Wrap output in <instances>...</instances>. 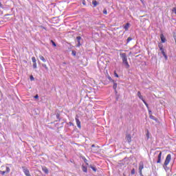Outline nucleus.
Listing matches in <instances>:
<instances>
[{"instance_id":"obj_1","label":"nucleus","mask_w":176,"mask_h":176,"mask_svg":"<svg viewBox=\"0 0 176 176\" xmlns=\"http://www.w3.org/2000/svg\"><path fill=\"white\" fill-rule=\"evenodd\" d=\"M120 56L122 60V63L125 66V68H126V69H129V68H130V65L127 61V56L126 55V53L120 54Z\"/></svg>"},{"instance_id":"obj_2","label":"nucleus","mask_w":176,"mask_h":176,"mask_svg":"<svg viewBox=\"0 0 176 176\" xmlns=\"http://www.w3.org/2000/svg\"><path fill=\"white\" fill-rule=\"evenodd\" d=\"M158 47L160 48V50L162 52V55L164 56L165 60H167V54H166V52H164V48H163V44L159 43Z\"/></svg>"},{"instance_id":"obj_3","label":"nucleus","mask_w":176,"mask_h":176,"mask_svg":"<svg viewBox=\"0 0 176 176\" xmlns=\"http://www.w3.org/2000/svg\"><path fill=\"white\" fill-rule=\"evenodd\" d=\"M171 162V154H168L164 163V166H168Z\"/></svg>"},{"instance_id":"obj_4","label":"nucleus","mask_w":176,"mask_h":176,"mask_svg":"<svg viewBox=\"0 0 176 176\" xmlns=\"http://www.w3.org/2000/svg\"><path fill=\"white\" fill-rule=\"evenodd\" d=\"M142 170H144V162H140L139 164V173L140 176H144L142 174Z\"/></svg>"},{"instance_id":"obj_5","label":"nucleus","mask_w":176,"mask_h":176,"mask_svg":"<svg viewBox=\"0 0 176 176\" xmlns=\"http://www.w3.org/2000/svg\"><path fill=\"white\" fill-rule=\"evenodd\" d=\"M32 61L33 63V68L34 69H36V68L38 67H37V65H36V58H35V56L32 57Z\"/></svg>"},{"instance_id":"obj_6","label":"nucleus","mask_w":176,"mask_h":176,"mask_svg":"<svg viewBox=\"0 0 176 176\" xmlns=\"http://www.w3.org/2000/svg\"><path fill=\"white\" fill-rule=\"evenodd\" d=\"M22 168L25 175L31 176V174H30V170L28 169L25 168V167L24 166H23Z\"/></svg>"},{"instance_id":"obj_7","label":"nucleus","mask_w":176,"mask_h":176,"mask_svg":"<svg viewBox=\"0 0 176 176\" xmlns=\"http://www.w3.org/2000/svg\"><path fill=\"white\" fill-rule=\"evenodd\" d=\"M10 173V168L9 167H6V170H4V171H2V170H0V174H1V175H3L4 174H8Z\"/></svg>"},{"instance_id":"obj_8","label":"nucleus","mask_w":176,"mask_h":176,"mask_svg":"<svg viewBox=\"0 0 176 176\" xmlns=\"http://www.w3.org/2000/svg\"><path fill=\"white\" fill-rule=\"evenodd\" d=\"M160 39H161L162 43H166V41H167L166 39V37H164V34H160Z\"/></svg>"},{"instance_id":"obj_9","label":"nucleus","mask_w":176,"mask_h":176,"mask_svg":"<svg viewBox=\"0 0 176 176\" xmlns=\"http://www.w3.org/2000/svg\"><path fill=\"white\" fill-rule=\"evenodd\" d=\"M76 122L77 127H78V129H81L82 126L80 125V121L79 120V118H78V116H76Z\"/></svg>"},{"instance_id":"obj_10","label":"nucleus","mask_w":176,"mask_h":176,"mask_svg":"<svg viewBox=\"0 0 176 176\" xmlns=\"http://www.w3.org/2000/svg\"><path fill=\"white\" fill-rule=\"evenodd\" d=\"M157 164L162 163V151H160V153L157 156Z\"/></svg>"},{"instance_id":"obj_11","label":"nucleus","mask_w":176,"mask_h":176,"mask_svg":"<svg viewBox=\"0 0 176 176\" xmlns=\"http://www.w3.org/2000/svg\"><path fill=\"white\" fill-rule=\"evenodd\" d=\"M42 170L45 173V174H49V169L46 166H43L42 168Z\"/></svg>"},{"instance_id":"obj_12","label":"nucleus","mask_w":176,"mask_h":176,"mask_svg":"<svg viewBox=\"0 0 176 176\" xmlns=\"http://www.w3.org/2000/svg\"><path fill=\"white\" fill-rule=\"evenodd\" d=\"M126 140L128 141V142H131V135L126 134Z\"/></svg>"},{"instance_id":"obj_13","label":"nucleus","mask_w":176,"mask_h":176,"mask_svg":"<svg viewBox=\"0 0 176 176\" xmlns=\"http://www.w3.org/2000/svg\"><path fill=\"white\" fill-rule=\"evenodd\" d=\"M129 28H130V23H127L124 26V29L125 31H129Z\"/></svg>"},{"instance_id":"obj_14","label":"nucleus","mask_w":176,"mask_h":176,"mask_svg":"<svg viewBox=\"0 0 176 176\" xmlns=\"http://www.w3.org/2000/svg\"><path fill=\"white\" fill-rule=\"evenodd\" d=\"M149 118L150 119H152L153 120H156V118L155 116H153L151 113H152V111H149Z\"/></svg>"},{"instance_id":"obj_15","label":"nucleus","mask_w":176,"mask_h":176,"mask_svg":"<svg viewBox=\"0 0 176 176\" xmlns=\"http://www.w3.org/2000/svg\"><path fill=\"white\" fill-rule=\"evenodd\" d=\"M138 97H139V98H140V100H142V101H143L144 97H142V95H141V92H140V91H138Z\"/></svg>"},{"instance_id":"obj_16","label":"nucleus","mask_w":176,"mask_h":176,"mask_svg":"<svg viewBox=\"0 0 176 176\" xmlns=\"http://www.w3.org/2000/svg\"><path fill=\"white\" fill-rule=\"evenodd\" d=\"M40 60H41V61H43V63H46V59H45V57H43V56H39Z\"/></svg>"},{"instance_id":"obj_17","label":"nucleus","mask_w":176,"mask_h":176,"mask_svg":"<svg viewBox=\"0 0 176 176\" xmlns=\"http://www.w3.org/2000/svg\"><path fill=\"white\" fill-rule=\"evenodd\" d=\"M113 83V89H114V90H116V89L118 88V83L115 82V81Z\"/></svg>"},{"instance_id":"obj_18","label":"nucleus","mask_w":176,"mask_h":176,"mask_svg":"<svg viewBox=\"0 0 176 176\" xmlns=\"http://www.w3.org/2000/svg\"><path fill=\"white\" fill-rule=\"evenodd\" d=\"M98 4V2H97V1H92V5H94V8H96V6H97Z\"/></svg>"},{"instance_id":"obj_19","label":"nucleus","mask_w":176,"mask_h":176,"mask_svg":"<svg viewBox=\"0 0 176 176\" xmlns=\"http://www.w3.org/2000/svg\"><path fill=\"white\" fill-rule=\"evenodd\" d=\"M142 102H144V105H146V108H149V105L148 104V103H146L145 100H143Z\"/></svg>"},{"instance_id":"obj_20","label":"nucleus","mask_w":176,"mask_h":176,"mask_svg":"<svg viewBox=\"0 0 176 176\" xmlns=\"http://www.w3.org/2000/svg\"><path fill=\"white\" fill-rule=\"evenodd\" d=\"M82 171H84V173H87V168L86 166H82Z\"/></svg>"},{"instance_id":"obj_21","label":"nucleus","mask_w":176,"mask_h":176,"mask_svg":"<svg viewBox=\"0 0 176 176\" xmlns=\"http://www.w3.org/2000/svg\"><path fill=\"white\" fill-rule=\"evenodd\" d=\"M108 79H109V80H110V82H115V80H113V79H112V78L110 76H108Z\"/></svg>"},{"instance_id":"obj_22","label":"nucleus","mask_w":176,"mask_h":176,"mask_svg":"<svg viewBox=\"0 0 176 176\" xmlns=\"http://www.w3.org/2000/svg\"><path fill=\"white\" fill-rule=\"evenodd\" d=\"M131 41H133V38L131 37H129L126 40V43H129Z\"/></svg>"},{"instance_id":"obj_23","label":"nucleus","mask_w":176,"mask_h":176,"mask_svg":"<svg viewBox=\"0 0 176 176\" xmlns=\"http://www.w3.org/2000/svg\"><path fill=\"white\" fill-rule=\"evenodd\" d=\"M131 173L132 175H134V174H135V169L133 168L131 171Z\"/></svg>"},{"instance_id":"obj_24","label":"nucleus","mask_w":176,"mask_h":176,"mask_svg":"<svg viewBox=\"0 0 176 176\" xmlns=\"http://www.w3.org/2000/svg\"><path fill=\"white\" fill-rule=\"evenodd\" d=\"M51 43H52V45L56 47V46H57V45L56 44V43L54 41H53V40H51Z\"/></svg>"},{"instance_id":"obj_25","label":"nucleus","mask_w":176,"mask_h":176,"mask_svg":"<svg viewBox=\"0 0 176 176\" xmlns=\"http://www.w3.org/2000/svg\"><path fill=\"white\" fill-rule=\"evenodd\" d=\"M103 14H108V11H107L106 8L103 10Z\"/></svg>"},{"instance_id":"obj_26","label":"nucleus","mask_w":176,"mask_h":176,"mask_svg":"<svg viewBox=\"0 0 176 176\" xmlns=\"http://www.w3.org/2000/svg\"><path fill=\"white\" fill-rule=\"evenodd\" d=\"M76 39L78 41V43H80V39H82V38L80 36H77Z\"/></svg>"},{"instance_id":"obj_27","label":"nucleus","mask_w":176,"mask_h":176,"mask_svg":"<svg viewBox=\"0 0 176 176\" xmlns=\"http://www.w3.org/2000/svg\"><path fill=\"white\" fill-rule=\"evenodd\" d=\"M42 65L44 68H45V69H47V70L49 69V68L47 67V65H46V64H43Z\"/></svg>"},{"instance_id":"obj_28","label":"nucleus","mask_w":176,"mask_h":176,"mask_svg":"<svg viewBox=\"0 0 176 176\" xmlns=\"http://www.w3.org/2000/svg\"><path fill=\"white\" fill-rule=\"evenodd\" d=\"M114 76H116V78H119V75L116 74V72H114Z\"/></svg>"},{"instance_id":"obj_29","label":"nucleus","mask_w":176,"mask_h":176,"mask_svg":"<svg viewBox=\"0 0 176 176\" xmlns=\"http://www.w3.org/2000/svg\"><path fill=\"white\" fill-rule=\"evenodd\" d=\"M30 80H34V76H30Z\"/></svg>"},{"instance_id":"obj_30","label":"nucleus","mask_w":176,"mask_h":176,"mask_svg":"<svg viewBox=\"0 0 176 176\" xmlns=\"http://www.w3.org/2000/svg\"><path fill=\"white\" fill-rule=\"evenodd\" d=\"M91 168H92V170H93L94 171H97V169H96V168L91 167Z\"/></svg>"},{"instance_id":"obj_31","label":"nucleus","mask_w":176,"mask_h":176,"mask_svg":"<svg viewBox=\"0 0 176 176\" xmlns=\"http://www.w3.org/2000/svg\"><path fill=\"white\" fill-rule=\"evenodd\" d=\"M34 98H36V99L39 98V96L36 95V96H34Z\"/></svg>"},{"instance_id":"obj_32","label":"nucleus","mask_w":176,"mask_h":176,"mask_svg":"<svg viewBox=\"0 0 176 176\" xmlns=\"http://www.w3.org/2000/svg\"><path fill=\"white\" fill-rule=\"evenodd\" d=\"M41 28H43V30H46V28H45L43 26H41Z\"/></svg>"},{"instance_id":"obj_33","label":"nucleus","mask_w":176,"mask_h":176,"mask_svg":"<svg viewBox=\"0 0 176 176\" xmlns=\"http://www.w3.org/2000/svg\"><path fill=\"white\" fill-rule=\"evenodd\" d=\"M82 4L84 5V6H86V1H83Z\"/></svg>"},{"instance_id":"obj_34","label":"nucleus","mask_w":176,"mask_h":176,"mask_svg":"<svg viewBox=\"0 0 176 176\" xmlns=\"http://www.w3.org/2000/svg\"><path fill=\"white\" fill-rule=\"evenodd\" d=\"M72 54H73V56H76V54L74 52H72Z\"/></svg>"},{"instance_id":"obj_35","label":"nucleus","mask_w":176,"mask_h":176,"mask_svg":"<svg viewBox=\"0 0 176 176\" xmlns=\"http://www.w3.org/2000/svg\"><path fill=\"white\" fill-rule=\"evenodd\" d=\"M0 8H2V3L0 2Z\"/></svg>"},{"instance_id":"obj_36","label":"nucleus","mask_w":176,"mask_h":176,"mask_svg":"<svg viewBox=\"0 0 176 176\" xmlns=\"http://www.w3.org/2000/svg\"><path fill=\"white\" fill-rule=\"evenodd\" d=\"M91 146H92V148H94V144H93Z\"/></svg>"},{"instance_id":"obj_37","label":"nucleus","mask_w":176,"mask_h":176,"mask_svg":"<svg viewBox=\"0 0 176 176\" xmlns=\"http://www.w3.org/2000/svg\"><path fill=\"white\" fill-rule=\"evenodd\" d=\"M86 160H87L85 159V162H86Z\"/></svg>"}]
</instances>
